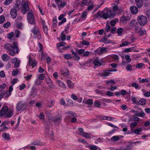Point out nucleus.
Here are the masks:
<instances>
[{
  "mask_svg": "<svg viewBox=\"0 0 150 150\" xmlns=\"http://www.w3.org/2000/svg\"><path fill=\"white\" fill-rule=\"evenodd\" d=\"M18 43L16 42H13L11 45L10 49V55L14 56L15 54H18L19 51V48L18 47Z\"/></svg>",
  "mask_w": 150,
  "mask_h": 150,
  "instance_id": "1",
  "label": "nucleus"
},
{
  "mask_svg": "<svg viewBox=\"0 0 150 150\" xmlns=\"http://www.w3.org/2000/svg\"><path fill=\"white\" fill-rule=\"evenodd\" d=\"M138 80L139 81V82L141 83L148 82L149 81V80L147 78L141 79V78L140 77L138 78Z\"/></svg>",
  "mask_w": 150,
  "mask_h": 150,
  "instance_id": "29",
  "label": "nucleus"
},
{
  "mask_svg": "<svg viewBox=\"0 0 150 150\" xmlns=\"http://www.w3.org/2000/svg\"><path fill=\"white\" fill-rule=\"evenodd\" d=\"M57 20L56 18H53V27H55L57 25Z\"/></svg>",
  "mask_w": 150,
  "mask_h": 150,
  "instance_id": "56",
  "label": "nucleus"
},
{
  "mask_svg": "<svg viewBox=\"0 0 150 150\" xmlns=\"http://www.w3.org/2000/svg\"><path fill=\"white\" fill-rule=\"evenodd\" d=\"M46 82L50 88H53L55 87V85L53 84L52 81L50 78L47 80Z\"/></svg>",
  "mask_w": 150,
  "mask_h": 150,
  "instance_id": "17",
  "label": "nucleus"
},
{
  "mask_svg": "<svg viewBox=\"0 0 150 150\" xmlns=\"http://www.w3.org/2000/svg\"><path fill=\"white\" fill-rule=\"evenodd\" d=\"M41 83V81L40 79H36L35 81V84L36 85L38 86Z\"/></svg>",
  "mask_w": 150,
  "mask_h": 150,
  "instance_id": "61",
  "label": "nucleus"
},
{
  "mask_svg": "<svg viewBox=\"0 0 150 150\" xmlns=\"http://www.w3.org/2000/svg\"><path fill=\"white\" fill-rule=\"evenodd\" d=\"M64 58L67 59H69L72 58V57L70 54L68 53L64 54Z\"/></svg>",
  "mask_w": 150,
  "mask_h": 150,
  "instance_id": "50",
  "label": "nucleus"
},
{
  "mask_svg": "<svg viewBox=\"0 0 150 150\" xmlns=\"http://www.w3.org/2000/svg\"><path fill=\"white\" fill-rule=\"evenodd\" d=\"M132 86L137 89H139L140 88V87H139L138 84L136 83H132Z\"/></svg>",
  "mask_w": 150,
  "mask_h": 150,
  "instance_id": "44",
  "label": "nucleus"
},
{
  "mask_svg": "<svg viewBox=\"0 0 150 150\" xmlns=\"http://www.w3.org/2000/svg\"><path fill=\"white\" fill-rule=\"evenodd\" d=\"M57 82L61 87L63 88L66 87V86L65 85L63 82L60 81L58 80L57 81Z\"/></svg>",
  "mask_w": 150,
  "mask_h": 150,
  "instance_id": "32",
  "label": "nucleus"
},
{
  "mask_svg": "<svg viewBox=\"0 0 150 150\" xmlns=\"http://www.w3.org/2000/svg\"><path fill=\"white\" fill-rule=\"evenodd\" d=\"M66 82L68 87L70 88H72L73 86V84L71 83V81L70 80H67Z\"/></svg>",
  "mask_w": 150,
  "mask_h": 150,
  "instance_id": "41",
  "label": "nucleus"
},
{
  "mask_svg": "<svg viewBox=\"0 0 150 150\" xmlns=\"http://www.w3.org/2000/svg\"><path fill=\"white\" fill-rule=\"evenodd\" d=\"M111 29V27L109 24L107 23L106 25V28H105V30L107 32H109Z\"/></svg>",
  "mask_w": 150,
  "mask_h": 150,
  "instance_id": "48",
  "label": "nucleus"
},
{
  "mask_svg": "<svg viewBox=\"0 0 150 150\" xmlns=\"http://www.w3.org/2000/svg\"><path fill=\"white\" fill-rule=\"evenodd\" d=\"M93 100L91 99H88L87 100L84 99L83 103L85 104L92 105L93 104Z\"/></svg>",
  "mask_w": 150,
  "mask_h": 150,
  "instance_id": "16",
  "label": "nucleus"
},
{
  "mask_svg": "<svg viewBox=\"0 0 150 150\" xmlns=\"http://www.w3.org/2000/svg\"><path fill=\"white\" fill-rule=\"evenodd\" d=\"M1 59L3 61H6L9 60V57L7 54H4L2 55Z\"/></svg>",
  "mask_w": 150,
  "mask_h": 150,
  "instance_id": "25",
  "label": "nucleus"
},
{
  "mask_svg": "<svg viewBox=\"0 0 150 150\" xmlns=\"http://www.w3.org/2000/svg\"><path fill=\"white\" fill-rule=\"evenodd\" d=\"M11 62L13 64H14V67L15 68H18L20 66V61L17 58H14L11 60Z\"/></svg>",
  "mask_w": 150,
  "mask_h": 150,
  "instance_id": "11",
  "label": "nucleus"
},
{
  "mask_svg": "<svg viewBox=\"0 0 150 150\" xmlns=\"http://www.w3.org/2000/svg\"><path fill=\"white\" fill-rule=\"evenodd\" d=\"M69 26L68 25L67 27L65 28L64 30L62 32V33L65 34H67L69 33Z\"/></svg>",
  "mask_w": 150,
  "mask_h": 150,
  "instance_id": "47",
  "label": "nucleus"
},
{
  "mask_svg": "<svg viewBox=\"0 0 150 150\" xmlns=\"http://www.w3.org/2000/svg\"><path fill=\"white\" fill-rule=\"evenodd\" d=\"M20 3V0H16L15 6L13 7V8H15L16 9L17 8L19 9Z\"/></svg>",
  "mask_w": 150,
  "mask_h": 150,
  "instance_id": "24",
  "label": "nucleus"
},
{
  "mask_svg": "<svg viewBox=\"0 0 150 150\" xmlns=\"http://www.w3.org/2000/svg\"><path fill=\"white\" fill-rule=\"evenodd\" d=\"M109 13V18H111L114 17L115 15V13L112 10H109L108 11Z\"/></svg>",
  "mask_w": 150,
  "mask_h": 150,
  "instance_id": "22",
  "label": "nucleus"
},
{
  "mask_svg": "<svg viewBox=\"0 0 150 150\" xmlns=\"http://www.w3.org/2000/svg\"><path fill=\"white\" fill-rule=\"evenodd\" d=\"M123 31V29L122 28H119L117 30V33L118 36L121 35Z\"/></svg>",
  "mask_w": 150,
  "mask_h": 150,
  "instance_id": "43",
  "label": "nucleus"
},
{
  "mask_svg": "<svg viewBox=\"0 0 150 150\" xmlns=\"http://www.w3.org/2000/svg\"><path fill=\"white\" fill-rule=\"evenodd\" d=\"M94 105L96 107H99L101 105L100 102L98 100H95L94 102Z\"/></svg>",
  "mask_w": 150,
  "mask_h": 150,
  "instance_id": "39",
  "label": "nucleus"
},
{
  "mask_svg": "<svg viewBox=\"0 0 150 150\" xmlns=\"http://www.w3.org/2000/svg\"><path fill=\"white\" fill-rule=\"evenodd\" d=\"M29 9V7L28 1H26L25 4H21L19 10H20L23 14L26 13L27 11H28Z\"/></svg>",
  "mask_w": 150,
  "mask_h": 150,
  "instance_id": "3",
  "label": "nucleus"
},
{
  "mask_svg": "<svg viewBox=\"0 0 150 150\" xmlns=\"http://www.w3.org/2000/svg\"><path fill=\"white\" fill-rule=\"evenodd\" d=\"M1 93H4V95H3V96H4V97L5 98H7L9 95V88L8 89V92H5L4 91H2Z\"/></svg>",
  "mask_w": 150,
  "mask_h": 150,
  "instance_id": "42",
  "label": "nucleus"
},
{
  "mask_svg": "<svg viewBox=\"0 0 150 150\" xmlns=\"http://www.w3.org/2000/svg\"><path fill=\"white\" fill-rule=\"evenodd\" d=\"M116 28L114 27L111 28L110 32L111 33L115 34L116 33Z\"/></svg>",
  "mask_w": 150,
  "mask_h": 150,
  "instance_id": "63",
  "label": "nucleus"
},
{
  "mask_svg": "<svg viewBox=\"0 0 150 150\" xmlns=\"http://www.w3.org/2000/svg\"><path fill=\"white\" fill-rule=\"evenodd\" d=\"M132 147V146L131 145V144H130L128 145H127L125 148H123V150H130Z\"/></svg>",
  "mask_w": 150,
  "mask_h": 150,
  "instance_id": "45",
  "label": "nucleus"
},
{
  "mask_svg": "<svg viewBox=\"0 0 150 150\" xmlns=\"http://www.w3.org/2000/svg\"><path fill=\"white\" fill-rule=\"evenodd\" d=\"M83 133H84V134L82 136L83 137L86 138H90V135L89 134L85 132Z\"/></svg>",
  "mask_w": 150,
  "mask_h": 150,
  "instance_id": "57",
  "label": "nucleus"
},
{
  "mask_svg": "<svg viewBox=\"0 0 150 150\" xmlns=\"http://www.w3.org/2000/svg\"><path fill=\"white\" fill-rule=\"evenodd\" d=\"M66 38V36L65 34L62 33L61 35V39L62 41H64L65 40Z\"/></svg>",
  "mask_w": 150,
  "mask_h": 150,
  "instance_id": "40",
  "label": "nucleus"
},
{
  "mask_svg": "<svg viewBox=\"0 0 150 150\" xmlns=\"http://www.w3.org/2000/svg\"><path fill=\"white\" fill-rule=\"evenodd\" d=\"M2 136L5 139L7 140L9 139V135L8 134H7L5 133H3L2 134Z\"/></svg>",
  "mask_w": 150,
  "mask_h": 150,
  "instance_id": "35",
  "label": "nucleus"
},
{
  "mask_svg": "<svg viewBox=\"0 0 150 150\" xmlns=\"http://www.w3.org/2000/svg\"><path fill=\"white\" fill-rule=\"evenodd\" d=\"M9 122L8 121L4 122L0 125L1 128L0 129V131L5 130L6 129H8Z\"/></svg>",
  "mask_w": 150,
  "mask_h": 150,
  "instance_id": "10",
  "label": "nucleus"
},
{
  "mask_svg": "<svg viewBox=\"0 0 150 150\" xmlns=\"http://www.w3.org/2000/svg\"><path fill=\"white\" fill-rule=\"evenodd\" d=\"M135 2L138 8H140L142 6L143 3L141 0H135Z\"/></svg>",
  "mask_w": 150,
  "mask_h": 150,
  "instance_id": "26",
  "label": "nucleus"
},
{
  "mask_svg": "<svg viewBox=\"0 0 150 150\" xmlns=\"http://www.w3.org/2000/svg\"><path fill=\"white\" fill-rule=\"evenodd\" d=\"M109 74L110 73L107 71L101 73L100 76H107L109 75Z\"/></svg>",
  "mask_w": 150,
  "mask_h": 150,
  "instance_id": "37",
  "label": "nucleus"
},
{
  "mask_svg": "<svg viewBox=\"0 0 150 150\" xmlns=\"http://www.w3.org/2000/svg\"><path fill=\"white\" fill-rule=\"evenodd\" d=\"M37 117L41 120H43L45 118V116L44 114L43 113L41 112L40 113V115L38 116Z\"/></svg>",
  "mask_w": 150,
  "mask_h": 150,
  "instance_id": "54",
  "label": "nucleus"
},
{
  "mask_svg": "<svg viewBox=\"0 0 150 150\" xmlns=\"http://www.w3.org/2000/svg\"><path fill=\"white\" fill-rule=\"evenodd\" d=\"M142 131V129L141 128L136 129L134 131V133L136 134H139L140 132Z\"/></svg>",
  "mask_w": 150,
  "mask_h": 150,
  "instance_id": "34",
  "label": "nucleus"
},
{
  "mask_svg": "<svg viewBox=\"0 0 150 150\" xmlns=\"http://www.w3.org/2000/svg\"><path fill=\"white\" fill-rule=\"evenodd\" d=\"M130 44V43H129L128 41H125V42L122 43L120 44L119 45V47H124L126 46H127L128 45Z\"/></svg>",
  "mask_w": 150,
  "mask_h": 150,
  "instance_id": "30",
  "label": "nucleus"
},
{
  "mask_svg": "<svg viewBox=\"0 0 150 150\" xmlns=\"http://www.w3.org/2000/svg\"><path fill=\"white\" fill-rule=\"evenodd\" d=\"M131 12L134 14H136L138 11V9L135 6H132L130 8Z\"/></svg>",
  "mask_w": 150,
  "mask_h": 150,
  "instance_id": "19",
  "label": "nucleus"
},
{
  "mask_svg": "<svg viewBox=\"0 0 150 150\" xmlns=\"http://www.w3.org/2000/svg\"><path fill=\"white\" fill-rule=\"evenodd\" d=\"M105 34V36L103 37L101 41L105 43L108 44L111 42V41H110V40H108L106 37V34L105 33H104Z\"/></svg>",
  "mask_w": 150,
  "mask_h": 150,
  "instance_id": "21",
  "label": "nucleus"
},
{
  "mask_svg": "<svg viewBox=\"0 0 150 150\" xmlns=\"http://www.w3.org/2000/svg\"><path fill=\"white\" fill-rule=\"evenodd\" d=\"M4 21L5 18L4 16H0V23H2Z\"/></svg>",
  "mask_w": 150,
  "mask_h": 150,
  "instance_id": "60",
  "label": "nucleus"
},
{
  "mask_svg": "<svg viewBox=\"0 0 150 150\" xmlns=\"http://www.w3.org/2000/svg\"><path fill=\"white\" fill-rule=\"evenodd\" d=\"M89 148L91 150H96L97 147L95 145H93L89 146Z\"/></svg>",
  "mask_w": 150,
  "mask_h": 150,
  "instance_id": "53",
  "label": "nucleus"
},
{
  "mask_svg": "<svg viewBox=\"0 0 150 150\" xmlns=\"http://www.w3.org/2000/svg\"><path fill=\"white\" fill-rule=\"evenodd\" d=\"M8 106H4L0 110V117H2L6 114L5 116L6 118L9 117V112Z\"/></svg>",
  "mask_w": 150,
  "mask_h": 150,
  "instance_id": "2",
  "label": "nucleus"
},
{
  "mask_svg": "<svg viewBox=\"0 0 150 150\" xmlns=\"http://www.w3.org/2000/svg\"><path fill=\"white\" fill-rule=\"evenodd\" d=\"M90 53V52L88 51H86L85 52H84L83 54L81 56L82 57H88L89 54Z\"/></svg>",
  "mask_w": 150,
  "mask_h": 150,
  "instance_id": "59",
  "label": "nucleus"
},
{
  "mask_svg": "<svg viewBox=\"0 0 150 150\" xmlns=\"http://www.w3.org/2000/svg\"><path fill=\"white\" fill-rule=\"evenodd\" d=\"M72 58H73L74 60L78 61L79 60L80 57L77 54L76 55L73 56L72 57Z\"/></svg>",
  "mask_w": 150,
  "mask_h": 150,
  "instance_id": "51",
  "label": "nucleus"
},
{
  "mask_svg": "<svg viewBox=\"0 0 150 150\" xmlns=\"http://www.w3.org/2000/svg\"><path fill=\"white\" fill-rule=\"evenodd\" d=\"M15 33L16 37L17 38H19V35L21 33L20 32L18 29H16L15 30Z\"/></svg>",
  "mask_w": 150,
  "mask_h": 150,
  "instance_id": "46",
  "label": "nucleus"
},
{
  "mask_svg": "<svg viewBox=\"0 0 150 150\" xmlns=\"http://www.w3.org/2000/svg\"><path fill=\"white\" fill-rule=\"evenodd\" d=\"M145 100L144 99H141L138 102V104L140 105H143L145 104Z\"/></svg>",
  "mask_w": 150,
  "mask_h": 150,
  "instance_id": "38",
  "label": "nucleus"
},
{
  "mask_svg": "<svg viewBox=\"0 0 150 150\" xmlns=\"http://www.w3.org/2000/svg\"><path fill=\"white\" fill-rule=\"evenodd\" d=\"M62 120V117L61 116L58 115L54 117H52L50 120V121L53 122L55 125L59 124Z\"/></svg>",
  "mask_w": 150,
  "mask_h": 150,
  "instance_id": "6",
  "label": "nucleus"
},
{
  "mask_svg": "<svg viewBox=\"0 0 150 150\" xmlns=\"http://www.w3.org/2000/svg\"><path fill=\"white\" fill-rule=\"evenodd\" d=\"M32 33L35 35H37L39 33V29L36 27H35L32 30Z\"/></svg>",
  "mask_w": 150,
  "mask_h": 150,
  "instance_id": "27",
  "label": "nucleus"
},
{
  "mask_svg": "<svg viewBox=\"0 0 150 150\" xmlns=\"http://www.w3.org/2000/svg\"><path fill=\"white\" fill-rule=\"evenodd\" d=\"M27 106V104L25 102L21 101L18 102L16 107V110L19 111L20 110H25Z\"/></svg>",
  "mask_w": 150,
  "mask_h": 150,
  "instance_id": "4",
  "label": "nucleus"
},
{
  "mask_svg": "<svg viewBox=\"0 0 150 150\" xmlns=\"http://www.w3.org/2000/svg\"><path fill=\"white\" fill-rule=\"evenodd\" d=\"M130 56L126 55L125 56V58L128 62H130L131 61V59L130 57Z\"/></svg>",
  "mask_w": 150,
  "mask_h": 150,
  "instance_id": "55",
  "label": "nucleus"
},
{
  "mask_svg": "<svg viewBox=\"0 0 150 150\" xmlns=\"http://www.w3.org/2000/svg\"><path fill=\"white\" fill-rule=\"evenodd\" d=\"M131 18V15L127 16H123L120 18V21L121 23L125 24L127 23V21L130 20Z\"/></svg>",
  "mask_w": 150,
  "mask_h": 150,
  "instance_id": "9",
  "label": "nucleus"
},
{
  "mask_svg": "<svg viewBox=\"0 0 150 150\" xmlns=\"http://www.w3.org/2000/svg\"><path fill=\"white\" fill-rule=\"evenodd\" d=\"M81 44L83 45L88 46L89 45L90 43L89 42H87L85 40H83L82 41Z\"/></svg>",
  "mask_w": 150,
  "mask_h": 150,
  "instance_id": "52",
  "label": "nucleus"
},
{
  "mask_svg": "<svg viewBox=\"0 0 150 150\" xmlns=\"http://www.w3.org/2000/svg\"><path fill=\"white\" fill-rule=\"evenodd\" d=\"M94 51L96 52V54H100L103 53L107 52V48L104 47H100L99 48L97 49L96 50H95Z\"/></svg>",
  "mask_w": 150,
  "mask_h": 150,
  "instance_id": "12",
  "label": "nucleus"
},
{
  "mask_svg": "<svg viewBox=\"0 0 150 150\" xmlns=\"http://www.w3.org/2000/svg\"><path fill=\"white\" fill-rule=\"evenodd\" d=\"M138 23L141 26L144 25L147 22V18L144 16H140L138 17Z\"/></svg>",
  "mask_w": 150,
  "mask_h": 150,
  "instance_id": "5",
  "label": "nucleus"
},
{
  "mask_svg": "<svg viewBox=\"0 0 150 150\" xmlns=\"http://www.w3.org/2000/svg\"><path fill=\"white\" fill-rule=\"evenodd\" d=\"M68 115V116L70 117H71L73 116H74V114L73 112H69L67 113Z\"/></svg>",
  "mask_w": 150,
  "mask_h": 150,
  "instance_id": "64",
  "label": "nucleus"
},
{
  "mask_svg": "<svg viewBox=\"0 0 150 150\" xmlns=\"http://www.w3.org/2000/svg\"><path fill=\"white\" fill-rule=\"evenodd\" d=\"M19 70L17 69H14L12 72V75L14 76H16L18 73Z\"/></svg>",
  "mask_w": 150,
  "mask_h": 150,
  "instance_id": "33",
  "label": "nucleus"
},
{
  "mask_svg": "<svg viewBox=\"0 0 150 150\" xmlns=\"http://www.w3.org/2000/svg\"><path fill=\"white\" fill-rule=\"evenodd\" d=\"M50 132V130H47V129H45V133L47 135H48L50 136V135L51 136H52L53 135V134L52 133V132L51 131V133L50 134L49 133Z\"/></svg>",
  "mask_w": 150,
  "mask_h": 150,
  "instance_id": "58",
  "label": "nucleus"
},
{
  "mask_svg": "<svg viewBox=\"0 0 150 150\" xmlns=\"http://www.w3.org/2000/svg\"><path fill=\"white\" fill-rule=\"evenodd\" d=\"M66 44V43L64 42H61L57 45V47H62L65 45Z\"/></svg>",
  "mask_w": 150,
  "mask_h": 150,
  "instance_id": "49",
  "label": "nucleus"
},
{
  "mask_svg": "<svg viewBox=\"0 0 150 150\" xmlns=\"http://www.w3.org/2000/svg\"><path fill=\"white\" fill-rule=\"evenodd\" d=\"M120 139L119 136H115L112 137L111 139V140H112L116 142L118 141Z\"/></svg>",
  "mask_w": 150,
  "mask_h": 150,
  "instance_id": "36",
  "label": "nucleus"
},
{
  "mask_svg": "<svg viewBox=\"0 0 150 150\" xmlns=\"http://www.w3.org/2000/svg\"><path fill=\"white\" fill-rule=\"evenodd\" d=\"M29 66H32V67H33L36 66L37 64V62L34 60H33L31 57H30L29 60Z\"/></svg>",
  "mask_w": 150,
  "mask_h": 150,
  "instance_id": "13",
  "label": "nucleus"
},
{
  "mask_svg": "<svg viewBox=\"0 0 150 150\" xmlns=\"http://www.w3.org/2000/svg\"><path fill=\"white\" fill-rule=\"evenodd\" d=\"M27 19L29 23L33 25L35 24V21L34 16L30 12H29L28 13Z\"/></svg>",
  "mask_w": 150,
  "mask_h": 150,
  "instance_id": "7",
  "label": "nucleus"
},
{
  "mask_svg": "<svg viewBox=\"0 0 150 150\" xmlns=\"http://www.w3.org/2000/svg\"><path fill=\"white\" fill-rule=\"evenodd\" d=\"M137 24V23L136 21L133 20L130 23L129 25L132 27H136Z\"/></svg>",
  "mask_w": 150,
  "mask_h": 150,
  "instance_id": "28",
  "label": "nucleus"
},
{
  "mask_svg": "<svg viewBox=\"0 0 150 150\" xmlns=\"http://www.w3.org/2000/svg\"><path fill=\"white\" fill-rule=\"evenodd\" d=\"M96 15L97 17L100 16V17L103 18L105 19H107L109 18V13H105L103 11L101 12L98 11L96 14Z\"/></svg>",
  "mask_w": 150,
  "mask_h": 150,
  "instance_id": "8",
  "label": "nucleus"
},
{
  "mask_svg": "<svg viewBox=\"0 0 150 150\" xmlns=\"http://www.w3.org/2000/svg\"><path fill=\"white\" fill-rule=\"evenodd\" d=\"M37 95V91L36 88H33L30 92V98H35Z\"/></svg>",
  "mask_w": 150,
  "mask_h": 150,
  "instance_id": "14",
  "label": "nucleus"
},
{
  "mask_svg": "<svg viewBox=\"0 0 150 150\" xmlns=\"http://www.w3.org/2000/svg\"><path fill=\"white\" fill-rule=\"evenodd\" d=\"M53 103H54V100H51L50 101H48L47 103V107L50 108L53 105Z\"/></svg>",
  "mask_w": 150,
  "mask_h": 150,
  "instance_id": "31",
  "label": "nucleus"
},
{
  "mask_svg": "<svg viewBox=\"0 0 150 150\" xmlns=\"http://www.w3.org/2000/svg\"><path fill=\"white\" fill-rule=\"evenodd\" d=\"M17 9L15 8H12L11 9L10 12V14L11 15V17L13 19H15L17 15Z\"/></svg>",
  "mask_w": 150,
  "mask_h": 150,
  "instance_id": "15",
  "label": "nucleus"
},
{
  "mask_svg": "<svg viewBox=\"0 0 150 150\" xmlns=\"http://www.w3.org/2000/svg\"><path fill=\"white\" fill-rule=\"evenodd\" d=\"M112 57L113 59L115 61H118L119 59V57L118 55H114L112 56Z\"/></svg>",
  "mask_w": 150,
  "mask_h": 150,
  "instance_id": "62",
  "label": "nucleus"
},
{
  "mask_svg": "<svg viewBox=\"0 0 150 150\" xmlns=\"http://www.w3.org/2000/svg\"><path fill=\"white\" fill-rule=\"evenodd\" d=\"M93 64L96 66H99L102 64V63L100 60L98 59H96L93 62Z\"/></svg>",
  "mask_w": 150,
  "mask_h": 150,
  "instance_id": "23",
  "label": "nucleus"
},
{
  "mask_svg": "<svg viewBox=\"0 0 150 150\" xmlns=\"http://www.w3.org/2000/svg\"><path fill=\"white\" fill-rule=\"evenodd\" d=\"M134 116H139L141 117H144L145 116V114L143 111H142L138 112L137 111L135 112Z\"/></svg>",
  "mask_w": 150,
  "mask_h": 150,
  "instance_id": "20",
  "label": "nucleus"
},
{
  "mask_svg": "<svg viewBox=\"0 0 150 150\" xmlns=\"http://www.w3.org/2000/svg\"><path fill=\"white\" fill-rule=\"evenodd\" d=\"M61 72V74L64 76H66L69 74V70L65 68L62 69Z\"/></svg>",
  "mask_w": 150,
  "mask_h": 150,
  "instance_id": "18",
  "label": "nucleus"
}]
</instances>
